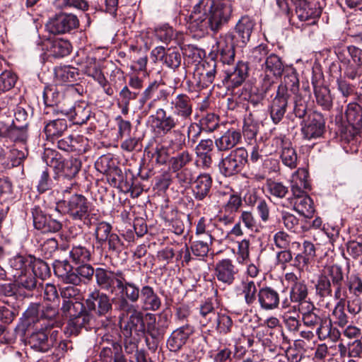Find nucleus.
I'll return each instance as SVG.
<instances>
[{
  "label": "nucleus",
  "mask_w": 362,
  "mask_h": 362,
  "mask_svg": "<svg viewBox=\"0 0 362 362\" xmlns=\"http://www.w3.org/2000/svg\"><path fill=\"white\" fill-rule=\"evenodd\" d=\"M232 11L230 0H199L190 16V24L200 31L209 27L216 32L229 21Z\"/></svg>",
  "instance_id": "nucleus-1"
},
{
  "label": "nucleus",
  "mask_w": 362,
  "mask_h": 362,
  "mask_svg": "<svg viewBox=\"0 0 362 362\" xmlns=\"http://www.w3.org/2000/svg\"><path fill=\"white\" fill-rule=\"evenodd\" d=\"M299 310L303 315V322L305 326L310 328L316 327L315 334L321 341L329 339L333 342L337 341L341 337V333L336 327H333L332 320L322 319L314 310L313 303H308L307 310L303 307H299Z\"/></svg>",
  "instance_id": "nucleus-2"
},
{
  "label": "nucleus",
  "mask_w": 362,
  "mask_h": 362,
  "mask_svg": "<svg viewBox=\"0 0 362 362\" xmlns=\"http://www.w3.org/2000/svg\"><path fill=\"white\" fill-rule=\"evenodd\" d=\"M55 275L64 283L78 285L82 279H89L94 274L93 267L88 262L74 267L67 260L56 261L54 264Z\"/></svg>",
  "instance_id": "nucleus-3"
},
{
  "label": "nucleus",
  "mask_w": 362,
  "mask_h": 362,
  "mask_svg": "<svg viewBox=\"0 0 362 362\" xmlns=\"http://www.w3.org/2000/svg\"><path fill=\"white\" fill-rule=\"evenodd\" d=\"M247 158L248 153L245 148H237L231 151L218 164L221 173L225 177L237 175L244 168Z\"/></svg>",
  "instance_id": "nucleus-4"
},
{
  "label": "nucleus",
  "mask_w": 362,
  "mask_h": 362,
  "mask_svg": "<svg viewBox=\"0 0 362 362\" xmlns=\"http://www.w3.org/2000/svg\"><path fill=\"white\" fill-rule=\"evenodd\" d=\"M96 165L99 170L105 175L107 182L102 180L98 185L99 199L103 203H110L113 198V189H112L113 182V163L112 158L107 156H102L100 160L97 161Z\"/></svg>",
  "instance_id": "nucleus-5"
},
{
  "label": "nucleus",
  "mask_w": 362,
  "mask_h": 362,
  "mask_svg": "<svg viewBox=\"0 0 362 362\" xmlns=\"http://www.w3.org/2000/svg\"><path fill=\"white\" fill-rule=\"evenodd\" d=\"M148 122L158 133L163 134L172 132L176 127L182 129L186 127L173 114L168 115L167 112L161 107L156 110V114L149 117Z\"/></svg>",
  "instance_id": "nucleus-6"
},
{
  "label": "nucleus",
  "mask_w": 362,
  "mask_h": 362,
  "mask_svg": "<svg viewBox=\"0 0 362 362\" xmlns=\"http://www.w3.org/2000/svg\"><path fill=\"white\" fill-rule=\"evenodd\" d=\"M127 312L129 317H125L124 314L119 317V326L121 331L126 338L132 336L134 332L137 334L144 333L145 331V325L143 320V313L136 310L134 307H129L123 310Z\"/></svg>",
  "instance_id": "nucleus-7"
},
{
  "label": "nucleus",
  "mask_w": 362,
  "mask_h": 362,
  "mask_svg": "<svg viewBox=\"0 0 362 362\" xmlns=\"http://www.w3.org/2000/svg\"><path fill=\"white\" fill-rule=\"evenodd\" d=\"M170 107L172 114L187 127L193 112L192 98L187 94L180 93L172 98Z\"/></svg>",
  "instance_id": "nucleus-8"
},
{
  "label": "nucleus",
  "mask_w": 362,
  "mask_h": 362,
  "mask_svg": "<svg viewBox=\"0 0 362 362\" xmlns=\"http://www.w3.org/2000/svg\"><path fill=\"white\" fill-rule=\"evenodd\" d=\"M79 21L74 14L60 13L50 18L46 23L47 30L54 35L64 34L76 28Z\"/></svg>",
  "instance_id": "nucleus-9"
},
{
  "label": "nucleus",
  "mask_w": 362,
  "mask_h": 362,
  "mask_svg": "<svg viewBox=\"0 0 362 362\" xmlns=\"http://www.w3.org/2000/svg\"><path fill=\"white\" fill-rule=\"evenodd\" d=\"M162 84L160 81H154L144 90L139 102L141 104L145 105L150 100L145 107L146 110L149 111L155 108L158 100H167L169 92L166 89H159Z\"/></svg>",
  "instance_id": "nucleus-10"
},
{
  "label": "nucleus",
  "mask_w": 362,
  "mask_h": 362,
  "mask_svg": "<svg viewBox=\"0 0 362 362\" xmlns=\"http://www.w3.org/2000/svg\"><path fill=\"white\" fill-rule=\"evenodd\" d=\"M272 145L280 150V158L286 166L291 169L297 167V153L288 139L284 136H276L272 140Z\"/></svg>",
  "instance_id": "nucleus-11"
},
{
  "label": "nucleus",
  "mask_w": 362,
  "mask_h": 362,
  "mask_svg": "<svg viewBox=\"0 0 362 362\" xmlns=\"http://www.w3.org/2000/svg\"><path fill=\"white\" fill-rule=\"evenodd\" d=\"M121 273L117 274L118 278L115 279L117 287V295L121 298V310H126L133 305H129L127 300L131 302H136L139 296V288L132 284L127 282L122 276Z\"/></svg>",
  "instance_id": "nucleus-12"
},
{
  "label": "nucleus",
  "mask_w": 362,
  "mask_h": 362,
  "mask_svg": "<svg viewBox=\"0 0 362 362\" xmlns=\"http://www.w3.org/2000/svg\"><path fill=\"white\" fill-rule=\"evenodd\" d=\"M34 227L42 233H55L62 228L59 221L50 215L45 214L40 207L35 206L32 209Z\"/></svg>",
  "instance_id": "nucleus-13"
},
{
  "label": "nucleus",
  "mask_w": 362,
  "mask_h": 362,
  "mask_svg": "<svg viewBox=\"0 0 362 362\" xmlns=\"http://www.w3.org/2000/svg\"><path fill=\"white\" fill-rule=\"evenodd\" d=\"M284 90L281 88L276 90V95L269 106L270 117L275 124L282 120L287 111L289 95H285Z\"/></svg>",
  "instance_id": "nucleus-14"
},
{
  "label": "nucleus",
  "mask_w": 362,
  "mask_h": 362,
  "mask_svg": "<svg viewBox=\"0 0 362 362\" xmlns=\"http://www.w3.org/2000/svg\"><path fill=\"white\" fill-rule=\"evenodd\" d=\"M248 74L247 63L239 61L235 66L225 70L223 83L228 88H235L240 86L245 80Z\"/></svg>",
  "instance_id": "nucleus-15"
},
{
  "label": "nucleus",
  "mask_w": 362,
  "mask_h": 362,
  "mask_svg": "<svg viewBox=\"0 0 362 362\" xmlns=\"http://www.w3.org/2000/svg\"><path fill=\"white\" fill-rule=\"evenodd\" d=\"M216 74V62L214 59L204 62L194 74V79L199 88L208 87L211 84Z\"/></svg>",
  "instance_id": "nucleus-16"
},
{
  "label": "nucleus",
  "mask_w": 362,
  "mask_h": 362,
  "mask_svg": "<svg viewBox=\"0 0 362 362\" xmlns=\"http://www.w3.org/2000/svg\"><path fill=\"white\" fill-rule=\"evenodd\" d=\"M289 296V299L286 298L281 302V307L284 309H293L296 310L295 306H291V302L298 303L300 307H303V304H307L308 305V303H310L306 300L308 296V288L304 281H300V283L291 285Z\"/></svg>",
  "instance_id": "nucleus-17"
},
{
  "label": "nucleus",
  "mask_w": 362,
  "mask_h": 362,
  "mask_svg": "<svg viewBox=\"0 0 362 362\" xmlns=\"http://www.w3.org/2000/svg\"><path fill=\"white\" fill-rule=\"evenodd\" d=\"M86 303L89 310H93L99 315L107 314L112 308V303L109 297L97 291L88 295Z\"/></svg>",
  "instance_id": "nucleus-18"
},
{
  "label": "nucleus",
  "mask_w": 362,
  "mask_h": 362,
  "mask_svg": "<svg viewBox=\"0 0 362 362\" xmlns=\"http://www.w3.org/2000/svg\"><path fill=\"white\" fill-rule=\"evenodd\" d=\"M238 270L229 259L218 261L215 266V276L217 280L226 285L233 284Z\"/></svg>",
  "instance_id": "nucleus-19"
},
{
  "label": "nucleus",
  "mask_w": 362,
  "mask_h": 362,
  "mask_svg": "<svg viewBox=\"0 0 362 362\" xmlns=\"http://www.w3.org/2000/svg\"><path fill=\"white\" fill-rule=\"evenodd\" d=\"M325 130V120L321 114L313 112L302 127V132L307 139L320 137Z\"/></svg>",
  "instance_id": "nucleus-20"
},
{
  "label": "nucleus",
  "mask_w": 362,
  "mask_h": 362,
  "mask_svg": "<svg viewBox=\"0 0 362 362\" xmlns=\"http://www.w3.org/2000/svg\"><path fill=\"white\" fill-rule=\"evenodd\" d=\"M67 207L68 213L75 220H83L88 216V203L83 195H73L68 202Z\"/></svg>",
  "instance_id": "nucleus-21"
},
{
  "label": "nucleus",
  "mask_w": 362,
  "mask_h": 362,
  "mask_svg": "<svg viewBox=\"0 0 362 362\" xmlns=\"http://www.w3.org/2000/svg\"><path fill=\"white\" fill-rule=\"evenodd\" d=\"M257 302L264 310L277 309L280 305L279 294L277 291L270 286L259 288Z\"/></svg>",
  "instance_id": "nucleus-22"
},
{
  "label": "nucleus",
  "mask_w": 362,
  "mask_h": 362,
  "mask_svg": "<svg viewBox=\"0 0 362 362\" xmlns=\"http://www.w3.org/2000/svg\"><path fill=\"white\" fill-rule=\"evenodd\" d=\"M255 25V21L248 16H242L237 22L235 30L238 40L236 45L244 47L249 42Z\"/></svg>",
  "instance_id": "nucleus-23"
},
{
  "label": "nucleus",
  "mask_w": 362,
  "mask_h": 362,
  "mask_svg": "<svg viewBox=\"0 0 362 362\" xmlns=\"http://www.w3.org/2000/svg\"><path fill=\"white\" fill-rule=\"evenodd\" d=\"M235 46L234 35L232 33H228L220 37L217 47L223 64H230L234 61Z\"/></svg>",
  "instance_id": "nucleus-24"
},
{
  "label": "nucleus",
  "mask_w": 362,
  "mask_h": 362,
  "mask_svg": "<svg viewBox=\"0 0 362 362\" xmlns=\"http://www.w3.org/2000/svg\"><path fill=\"white\" fill-rule=\"evenodd\" d=\"M288 203L296 211L305 218H312L315 213L313 202L306 194L293 196L288 199Z\"/></svg>",
  "instance_id": "nucleus-25"
},
{
  "label": "nucleus",
  "mask_w": 362,
  "mask_h": 362,
  "mask_svg": "<svg viewBox=\"0 0 362 362\" xmlns=\"http://www.w3.org/2000/svg\"><path fill=\"white\" fill-rule=\"evenodd\" d=\"M193 329L189 325L174 330L167 341V346L171 351L180 350L186 343Z\"/></svg>",
  "instance_id": "nucleus-26"
},
{
  "label": "nucleus",
  "mask_w": 362,
  "mask_h": 362,
  "mask_svg": "<svg viewBox=\"0 0 362 362\" xmlns=\"http://www.w3.org/2000/svg\"><path fill=\"white\" fill-rule=\"evenodd\" d=\"M212 185V179L209 174L199 175L192 185V194L197 201H202L209 197Z\"/></svg>",
  "instance_id": "nucleus-27"
},
{
  "label": "nucleus",
  "mask_w": 362,
  "mask_h": 362,
  "mask_svg": "<svg viewBox=\"0 0 362 362\" xmlns=\"http://www.w3.org/2000/svg\"><path fill=\"white\" fill-rule=\"evenodd\" d=\"M242 135L240 131L230 129L216 139L214 144L218 151H226L235 147L240 141Z\"/></svg>",
  "instance_id": "nucleus-28"
},
{
  "label": "nucleus",
  "mask_w": 362,
  "mask_h": 362,
  "mask_svg": "<svg viewBox=\"0 0 362 362\" xmlns=\"http://www.w3.org/2000/svg\"><path fill=\"white\" fill-rule=\"evenodd\" d=\"M83 69L86 74L93 77L99 82L107 95H110L112 94V88L110 87L106 88L107 81L99 69L95 58L88 57Z\"/></svg>",
  "instance_id": "nucleus-29"
},
{
  "label": "nucleus",
  "mask_w": 362,
  "mask_h": 362,
  "mask_svg": "<svg viewBox=\"0 0 362 362\" xmlns=\"http://www.w3.org/2000/svg\"><path fill=\"white\" fill-rule=\"evenodd\" d=\"M308 172L303 168H299L291 177V189L293 196L306 194L305 190L310 189V184L307 180Z\"/></svg>",
  "instance_id": "nucleus-30"
},
{
  "label": "nucleus",
  "mask_w": 362,
  "mask_h": 362,
  "mask_svg": "<svg viewBox=\"0 0 362 362\" xmlns=\"http://www.w3.org/2000/svg\"><path fill=\"white\" fill-rule=\"evenodd\" d=\"M296 15L298 19L301 21H313L310 23L315 22V19L320 17L321 10L317 6L315 3L312 2H303L297 6L296 10Z\"/></svg>",
  "instance_id": "nucleus-31"
},
{
  "label": "nucleus",
  "mask_w": 362,
  "mask_h": 362,
  "mask_svg": "<svg viewBox=\"0 0 362 362\" xmlns=\"http://www.w3.org/2000/svg\"><path fill=\"white\" fill-rule=\"evenodd\" d=\"M156 52L158 57H161L164 64L170 69H175L181 64V55L175 49H168L166 51L163 47H156L153 53Z\"/></svg>",
  "instance_id": "nucleus-32"
},
{
  "label": "nucleus",
  "mask_w": 362,
  "mask_h": 362,
  "mask_svg": "<svg viewBox=\"0 0 362 362\" xmlns=\"http://www.w3.org/2000/svg\"><path fill=\"white\" fill-rule=\"evenodd\" d=\"M28 343L33 349L40 352H46L53 346V341L49 339L44 331L33 332L29 337Z\"/></svg>",
  "instance_id": "nucleus-33"
},
{
  "label": "nucleus",
  "mask_w": 362,
  "mask_h": 362,
  "mask_svg": "<svg viewBox=\"0 0 362 362\" xmlns=\"http://www.w3.org/2000/svg\"><path fill=\"white\" fill-rule=\"evenodd\" d=\"M283 73L284 74V80L277 90L283 88L285 89L286 95H289L288 91L296 94L299 88V80L296 70L292 67H286Z\"/></svg>",
  "instance_id": "nucleus-34"
},
{
  "label": "nucleus",
  "mask_w": 362,
  "mask_h": 362,
  "mask_svg": "<svg viewBox=\"0 0 362 362\" xmlns=\"http://www.w3.org/2000/svg\"><path fill=\"white\" fill-rule=\"evenodd\" d=\"M141 300L143 308L146 310H157L161 303L160 298L149 286H145L141 288Z\"/></svg>",
  "instance_id": "nucleus-35"
},
{
  "label": "nucleus",
  "mask_w": 362,
  "mask_h": 362,
  "mask_svg": "<svg viewBox=\"0 0 362 362\" xmlns=\"http://www.w3.org/2000/svg\"><path fill=\"white\" fill-rule=\"evenodd\" d=\"M93 317L87 311L82 310L81 313L69 319L67 331L70 334L77 335L82 327L89 325Z\"/></svg>",
  "instance_id": "nucleus-36"
},
{
  "label": "nucleus",
  "mask_w": 362,
  "mask_h": 362,
  "mask_svg": "<svg viewBox=\"0 0 362 362\" xmlns=\"http://www.w3.org/2000/svg\"><path fill=\"white\" fill-rule=\"evenodd\" d=\"M81 167V163L77 158L65 160L59 168V176L63 179L72 180L78 173Z\"/></svg>",
  "instance_id": "nucleus-37"
},
{
  "label": "nucleus",
  "mask_w": 362,
  "mask_h": 362,
  "mask_svg": "<svg viewBox=\"0 0 362 362\" xmlns=\"http://www.w3.org/2000/svg\"><path fill=\"white\" fill-rule=\"evenodd\" d=\"M33 257L18 255L10 260V264L13 269L16 270L13 277L21 276L22 274L30 272Z\"/></svg>",
  "instance_id": "nucleus-38"
},
{
  "label": "nucleus",
  "mask_w": 362,
  "mask_h": 362,
  "mask_svg": "<svg viewBox=\"0 0 362 362\" xmlns=\"http://www.w3.org/2000/svg\"><path fill=\"white\" fill-rule=\"evenodd\" d=\"M285 69L281 59L274 54L267 56L262 64V70H265L267 72L278 76H281Z\"/></svg>",
  "instance_id": "nucleus-39"
},
{
  "label": "nucleus",
  "mask_w": 362,
  "mask_h": 362,
  "mask_svg": "<svg viewBox=\"0 0 362 362\" xmlns=\"http://www.w3.org/2000/svg\"><path fill=\"white\" fill-rule=\"evenodd\" d=\"M68 127L65 119H57L49 121L45 127V133L48 139H54L62 136Z\"/></svg>",
  "instance_id": "nucleus-40"
},
{
  "label": "nucleus",
  "mask_w": 362,
  "mask_h": 362,
  "mask_svg": "<svg viewBox=\"0 0 362 362\" xmlns=\"http://www.w3.org/2000/svg\"><path fill=\"white\" fill-rule=\"evenodd\" d=\"M259 289L256 284L253 281L245 280L241 283V293L243 296L245 303L251 306L256 303L258 299Z\"/></svg>",
  "instance_id": "nucleus-41"
},
{
  "label": "nucleus",
  "mask_w": 362,
  "mask_h": 362,
  "mask_svg": "<svg viewBox=\"0 0 362 362\" xmlns=\"http://www.w3.org/2000/svg\"><path fill=\"white\" fill-rule=\"evenodd\" d=\"M314 88L315 95L317 103L325 110H329L332 106V98L327 87L317 86L314 81L312 82Z\"/></svg>",
  "instance_id": "nucleus-42"
},
{
  "label": "nucleus",
  "mask_w": 362,
  "mask_h": 362,
  "mask_svg": "<svg viewBox=\"0 0 362 362\" xmlns=\"http://www.w3.org/2000/svg\"><path fill=\"white\" fill-rule=\"evenodd\" d=\"M54 76L59 83H74L78 76L77 70L70 66H59L54 69Z\"/></svg>",
  "instance_id": "nucleus-43"
},
{
  "label": "nucleus",
  "mask_w": 362,
  "mask_h": 362,
  "mask_svg": "<svg viewBox=\"0 0 362 362\" xmlns=\"http://www.w3.org/2000/svg\"><path fill=\"white\" fill-rule=\"evenodd\" d=\"M345 116L351 126L361 128L362 126V108L358 104L349 103L347 105Z\"/></svg>",
  "instance_id": "nucleus-44"
},
{
  "label": "nucleus",
  "mask_w": 362,
  "mask_h": 362,
  "mask_svg": "<svg viewBox=\"0 0 362 362\" xmlns=\"http://www.w3.org/2000/svg\"><path fill=\"white\" fill-rule=\"evenodd\" d=\"M112 226L106 222L100 223L95 230L96 238L104 248H112Z\"/></svg>",
  "instance_id": "nucleus-45"
},
{
  "label": "nucleus",
  "mask_w": 362,
  "mask_h": 362,
  "mask_svg": "<svg viewBox=\"0 0 362 362\" xmlns=\"http://www.w3.org/2000/svg\"><path fill=\"white\" fill-rule=\"evenodd\" d=\"M90 257L91 253L90 250L81 245L74 246L69 251L70 261L75 265L88 262Z\"/></svg>",
  "instance_id": "nucleus-46"
},
{
  "label": "nucleus",
  "mask_w": 362,
  "mask_h": 362,
  "mask_svg": "<svg viewBox=\"0 0 362 362\" xmlns=\"http://www.w3.org/2000/svg\"><path fill=\"white\" fill-rule=\"evenodd\" d=\"M212 235H206L204 240H198L192 243L191 250L192 253L200 258L206 257L209 251V246L212 244Z\"/></svg>",
  "instance_id": "nucleus-47"
},
{
  "label": "nucleus",
  "mask_w": 362,
  "mask_h": 362,
  "mask_svg": "<svg viewBox=\"0 0 362 362\" xmlns=\"http://www.w3.org/2000/svg\"><path fill=\"white\" fill-rule=\"evenodd\" d=\"M192 160V154L187 151H183L170 159V168L173 172H178L189 164Z\"/></svg>",
  "instance_id": "nucleus-48"
},
{
  "label": "nucleus",
  "mask_w": 362,
  "mask_h": 362,
  "mask_svg": "<svg viewBox=\"0 0 362 362\" xmlns=\"http://www.w3.org/2000/svg\"><path fill=\"white\" fill-rule=\"evenodd\" d=\"M259 129V124L255 121L251 112H249L244 119V125L243 133L245 138L247 140L254 139Z\"/></svg>",
  "instance_id": "nucleus-49"
},
{
  "label": "nucleus",
  "mask_w": 362,
  "mask_h": 362,
  "mask_svg": "<svg viewBox=\"0 0 362 362\" xmlns=\"http://www.w3.org/2000/svg\"><path fill=\"white\" fill-rule=\"evenodd\" d=\"M97 283L103 289L110 290L113 293V273L104 269H97L95 271Z\"/></svg>",
  "instance_id": "nucleus-50"
},
{
  "label": "nucleus",
  "mask_w": 362,
  "mask_h": 362,
  "mask_svg": "<svg viewBox=\"0 0 362 362\" xmlns=\"http://www.w3.org/2000/svg\"><path fill=\"white\" fill-rule=\"evenodd\" d=\"M30 272L36 278L42 280L45 279L50 275V269L49 265L41 259H37L33 257Z\"/></svg>",
  "instance_id": "nucleus-51"
},
{
  "label": "nucleus",
  "mask_w": 362,
  "mask_h": 362,
  "mask_svg": "<svg viewBox=\"0 0 362 362\" xmlns=\"http://www.w3.org/2000/svg\"><path fill=\"white\" fill-rule=\"evenodd\" d=\"M273 241L275 246L279 249H288L290 244L293 248H298L300 246L299 242H292L291 236L284 230L276 232L273 236Z\"/></svg>",
  "instance_id": "nucleus-52"
},
{
  "label": "nucleus",
  "mask_w": 362,
  "mask_h": 362,
  "mask_svg": "<svg viewBox=\"0 0 362 362\" xmlns=\"http://www.w3.org/2000/svg\"><path fill=\"white\" fill-rule=\"evenodd\" d=\"M71 45L67 40H57L51 45L50 52L54 57H64L71 52Z\"/></svg>",
  "instance_id": "nucleus-53"
},
{
  "label": "nucleus",
  "mask_w": 362,
  "mask_h": 362,
  "mask_svg": "<svg viewBox=\"0 0 362 362\" xmlns=\"http://www.w3.org/2000/svg\"><path fill=\"white\" fill-rule=\"evenodd\" d=\"M316 293L321 298L332 296V283L325 274H320L315 284Z\"/></svg>",
  "instance_id": "nucleus-54"
},
{
  "label": "nucleus",
  "mask_w": 362,
  "mask_h": 362,
  "mask_svg": "<svg viewBox=\"0 0 362 362\" xmlns=\"http://www.w3.org/2000/svg\"><path fill=\"white\" fill-rule=\"evenodd\" d=\"M83 309V305L78 300L71 301L70 300H63L62 306L61 308L63 315L69 319L71 318L76 315L81 313Z\"/></svg>",
  "instance_id": "nucleus-55"
},
{
  "label": "nucleus",
  "mask_w": 362,
  "mask_h": 362,
  "mask_svg": "<svg viewBox=\"0 0 362 362\" xmlns=\"http://www.w3.org/2000/svg\"><path fill=\"white\" fill-rule=\"evenodd\" d=\"M74 122L77 124L86 123L91 114L90 108L85 103H81L74 107Z\"/></svg>",
  "instance_id": "nucleus-56"
},
{
  "label": "nucleus",
  "mask_w": 362,
  "mask_h": 362,
  "mask_svg": "<svg viewBox=\"0 0 362 362\" xmlns=\"http://www.w3.org/2000/svg\"><path fill=\"white\" fill-rule=\"evenodd\" d=\"M332 320L334 324L340 327H345L349 322V317L344 310V302H338L332 313Z\"/></svg>",
  "instance_id": "nucleus-57"
},
{
  "label": "nucleus",
  "mask_w": 362,
  "mask_h": 362,
  "mask_svg": "<svg viewBox=\"0 0 362 362\" xmlns=\"http://www.w3.org/2000/svg\"><path fill=\"white\" fill-rule=\"evenodd\" d=\"M117 183V189L124 193L129 192L132 182L131 178L128 180L127 175H124L122 170L115 166V185Z\"/></svg>",
  "instance_id": "nucleus-58"
},
{
  "label": "nucleus",
  "mask_w": 362,
  "mask_h": 362,
  "mask_svg": "<svg viewBox=\"0 0 362 362\" xmlns=\"http://www.w3.org/2000/svg\"><path fill=\"white\" fill-rule=\"evenodd\" d=\"M215 320L216 321V329L219 334L225 335L230 332L233 321L228 315L218 313Z\"/></svg>",
  "instance_id": "nucleus-59"
},
{
  "label": "nucleus",
  "mask_w": 362,
  "mask_h": 362,
  "mask_svg": "<svg viewBox=\"0 0 362 362\" xmlns=\"http://www.w3.org/2000/svg\"><path fill=\"white\" fill-rule=\"evenodd\" d=\"M54 5L59 9L75 8L85 11L88 8L86 0H54Z\"/></svg>",
  "instance_id": "nucleus-60"
},
{
  "label": "nucleus",
  "mask_w": 362,
  "mask_h": 362,
  "mask_svg": "<svg viewBox=\"0 0 362 362\" xmlns=\"http://www.w3.org/2000/svg\"><path fill=\"white\" fill-rule=\"evenodd\" d=\"M322 274L327 276L330 279L332 284H337L344 281V274L342 269L337 264H333L326 267Z\"/></svg>",
  "instance_id": "nucleus-61"
},
{
  "label": "nucleus",
  "mask_w": 362,
  "mask_h": 362,
  "mask_svg": "<svg viewBox=\"0 0 362 362\" xmlns=\"http://www.w3.org/2000/svg\"><path fill=\"white\" fill-rule=\"evenodd\" d=\"M170 133V134L168 137L169 148L173 151L182 149L185 144V134L179 129L173 130Z\"/></svg>",
  "instance_id": "nucleus-62"
},
{
  "label": "nucleus",
  "mask_w": 362,
  "mask_h": 362,
  "mask_svg": "<svg viewBox=\"0 0 362 362\" xmlns=\"http://www.w3.org/2000/svg\"><path fill=\"white\" fill-rule=\"evenodd\" d=\"M199 313L202 317L201 322L206 325L212 319H215L217 314L215 311L213 303L211 301H206L200 305Z\"/></svg>",
  "instance_id": "nucleus-63"
},
{
  "label": "nucleus",
  "mask_w": 362,
  "mask_h": 362,
  "mask_svg": "<svg viewBox=\"0 0 362 362\" xmlns=\"http://www.w3.org/2000/svg\"><path fill=\"white\" fill-rule=\"evenodd\" d=\"M349 291L355 298H360L362 295V279L357 274H351L347 279Z\"/></svg>",
  "instance_id": "nucleus-64"
}]
</instances>
